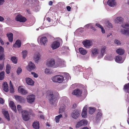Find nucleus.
<instances>
[{
  "label": "nucleus",
  "instance_id": "obj_30",
  "mask_svg": "<svg viewBox=\"0 0 129 129\" xmlns=\"http://www.w3.org/2000/svg\"><path fill=\"white\" fill-rule=\"evenodd\" d=\"M116 53L120 55H122L124 53V50L121 48H119L116 50Z\"/></svg>",
  "mask_w": 129,
  "mask_h": 129
},
{
  "label": "nucleus",
  "instance_id": "obj_54",
  "mask_svg": "<svg viewBox=\"0 0 129 129\" xmlns=\"http://www.w3.org/2000/svg\"><path fill=\"white\" fill-rule=\"evenodd\" d=\"M4 65V64H0V70H2L3 69Z\"/></svg>",
  "mask_w": 129,
  "mask_h": 129
},
{
  "label": "nucleus",
  "instance_id": "obj_50",
  "mask_svg": "<svg viewBox=\"0 0 129 129\" xmlns=\"http://www.w3.org/2000/svg\"><path fill=\"white\" fill-rule=\"evenodd\" d=\"M5 55L4 54L0 55V60H1L3 59Z\"/></svg>",
  "mask_w": 129,
  "mask_h": 129
},
{
  "label": "nucleus",
  "instance_id": "obj_31",
  "mask_svg": "<svg viewBox=\"0 0 129 129\" xmlns=\"http://www.w3.org/2000/svg\"><path fill=\"white\" fill-rule=\"evenodd\" d=\"M33 127L35 129H39V122H34L33 123Z\"/></svg>",
  "mask_w": 129,
  "mask_h": 129
},
{
  "label": "nucleus",
  "instance_id": "obj_51",
  "mask_svg": "<svg viewBox=\"0 0 129 129\" xmlns=\"http://www.w3.org/2000/svg\"><path fill=\"white\" fill-rule=\"evenodd\" d=\"M107 26L109 28H112V25L111 23L108 22L107 25Z\"/></svg>",
  "mask_w": 129,
  "mask_h": 129
},
{
  "label": "nucleus",
  "instance_id": "obj_10",
  "mask_svg": "<svg viewBox=\"0 0 129 129\" xmlns=\"http://www.w3.org/2000/svg\"><path fill=\"white\" fill-rule=\"evenodd\" d=\"M82 43L84 47L87 48H90V47L92 45L91 42L89 40H86L83 41Z\"/></svg>",
  "mask_w": 129,
  "mask_h": 129
},
{
  "label": "nucleus",
  "instance_id": "obj_23",
  "mask_svg": "<svg viewBox=\"0 0 129 129\" xmlns=\"http://www.w3.org/2000/svg\"><path fill=\"white\" fill-rule=\"evenodd\" d=\"M102 114L101 110L98 109V112L96 117V119L97 120H100L102 117Z\"/></svg>",
  "mask_w": 129,
  "mask_h": 129
},
{
  "label": "nucleus",
  "instance_id": "obj_15",
  "mask_svg": "<svg viewBox=\"0 0 129 129\" xmlns=\"http://www.w3.org/2000/svg\"><path fill=\"white\" fill-rule=\"evenodd\" d=\"M9 105L13 110L16 113L17 111L16 107L15 105L14 102L12 101H10L9 103Z\"/></svg>",
  "mask_w": 129,
  "mask_h": 129
},
{
  "label": "nucleus",
  "instance_id": "obj_8",
  "mask_svg": "<svg viewBox=\"0 0 129 129\" xmlns=\"http://www.w3.org/2000/svg\"><path fill=\"white\" fill-rule=\"evenodd\" d=\"M82 91L79 89H77L73 91L72 93L73 94L76 95L77 96H81L82 93Z\"/></svg>",
  "mask_w": 129,
  "mask_h": 129
},
{
  "label": "nucleus",
  "instance_id": "obj_53",
  "mask_svg": "<svg viewBox=\"0 0 129 129\" xmlns=\"http://www.w3.org/2000/svg\"><path fill=\"white\" fill-rule=\"evenodd\" d=\"M95 26L100 28H101L102 27L100 24L98 23H96L95 24Z\"/></svg>",
  "mask_w": 129,
  "mask_h": 129
},
{
  "label": "nucleus",
  "instance_id": "obj_21",
  "mask_svg": "<svg viewBox=\"0 0 129 129\" xmlns=\"http://www.w3.org/2000/svg\"><path fill=\"white\" fill-rule=\"evenodd\" d=\"M40 56V54L39 53H36L35 54L34 59L36 63H38V60L39 59Z\"/></svg>",
  "mask_w": 129,
  "mask_h": 129
},
{
  "label": "nucleus",
  "instance_id": "obj_48",
  "mask_svg": "<svg viewBox=\"0 0 129 129\" xmlns=\"http://www.w3.org/2000/svg\"><path fill=\"white\" fill-rule=\"evenodd\" d=\"M114 42L117 45H120L121 44L120 41L117 40H115L114 41Z\"/></svg>",
  "mask_w": 129,
  "mask_h": 129
},
{
  "label": "nucleus",
  "instance_id": "obj_29",
  "mask_svg": "<svg viewBox=\"0 0 129 129\" xmlns=\"http://www.w3.org/2000/svg\"><path fill=\"white\" fill-rule=\"evenodd\" d=\"M123 20V18L120 17H118L115 20V21L116 23H120L122 22Z\"/></svg>",
  "mask_w": 129,
  "mask_h": 129
},
{
  "label": "nucleus",
  "instance_id": "obj_36",
  "mask_svg": "<svg viewBox=\"0 0 129 129\" xmlns=\"http://www.w3.org/2000/svg\"><path fill=\"white\" fill-rule=\"evenodd\" d=\"M62 115L61 114H60L56 116L55 117L56 122L57 123H58L60 119L62 117Z\"/></svg>",
  "mask_w": 129,
  "mask_h": 129
},
{
  "label": "nucleus",
  "instance_id": "obj_57",
  "mask_svg": "<svg viewBox=\"0 0 129 129\" xmlns=\"http://www.w3.org/2000/svg\"><path fill=\"white\" fill-rule=\"evenodd\" d=\"M67 9L68 11H70L71 8L70 6H67Z\"/></svg>",
  "mask_w": 129,
  "mask_h": 129
},
{
  "label": "nucleus",
  "instance_id": "obj_52",
  "mask_svg": "<svg viewBox=\"0 0 129 129\" xmlns=\"http://www.w3.org/2000/svg\"><path fill=\"white\" fill-rule=\"evenodd\" d=\"M5 2V0H0V6L2 5Z\"/></svg>",
  "mask_w": 129,
  "mask_h": 129
},
{
  "label": "nucleus",
  "instance_id": "obj_33",
  "mask_svg": "<svg viewBox=\"0 0 129 129\" xmlns=\"http://www.w3.org/2000/svg\"><path fill=\"white\" fill-rule=\"evenodd\" d=\"M95 108L93 107H90L88 112L89 114H92L95 112Z\"/></svg>",
  "mask_w": 129,
  "mask_h": 129
},
{
  "label": "nucleus",
  "instance_id": "obj_3",
  "mask_svg": "<svg viewBox=\"0 0 129 129\" xmlns=\"http://www.w3.org/2000/svg\"><path fill=\"white\" fill-rule=\"evenodd\" d=\"M22 117L23 119L25 121H27L30 119L28 111L26 110H23L22 112Z\"/></svg>",
  "mask_w": 129,
  "mask_h": 129
},
{
  "label": "nucleus",
  "instance_id": "obj_55",
  "mask_svg": "<svg viewBox=\"0 0 129 129\" xmlns=\"http://www.w3.org/2000/svg\"><path fill=\"white\" fill-rule=\"evenodd\" d=\"M0 42L1 43V44L3 45H4V43L3 40L2 39L0 38Z\"/></svg>",
  "mask_w": 129,
  "mask_h": 129
},
{
  "label": "nucleus",
  "instance_id": "obj_9",
  "mask_svg": "<svg viewBox=\"0 0 129 129\" xmlns=\"http://www.w3.org/2000/svg\"><path fill=\"white\" fill-rule=\"evenodd\" d=\"M35 66L34 64L31 62H30L28 65L26 67L27 69L29 71H31L34 70L35 68Z\"/></svg>",
  "mask_w": 129,
  "mask_h": 129
},
{
  "label": "nucleus",
  "instance_id": "obj_11",
  "mask_svg": "<svg viewBox=\"0 0 129 129\" xmlns=\"http://www.w3.org/2000/svg\"><path fill=\"white\" fill-rule=\"evenodd\" d=\"M59 42L57 41H55L53 42L51 45V47L53 49H55L58 48L60 46Z\"/></svg>",
  "mask_w": 129,
  "mask_h": 129
},
{
  "label": "nucleus",
  "instance_id": "obj_56",
  "mask_svg": "<svg viewBox=\"0 0 129 129\" xmlns=\"http://www.w3.org/2000/svg\"><path fill=\"white\" fill-rule=\"evenodd\" d=\"M101 28V31H102V33L103 34L105 32V30L104 29L103 27L102 26Z\"/></svg>",
  "mask_w": 129,
  "mask_h": 129
},
{
  "label": "nucleus",
  "instance_id": "obj_42",
  "mask_svg": "<svg viewBox=\"0 0 129 129\" xmlns=\"http://www.w3.org/2000/svg\"><path fill=\"white\" fill-rule=\"evenodd\" d=\"M45 73L46 74H50L52 73V71L51 69L46 68L45 70Z\"/></svg>",
  "mask_w": 129,
  "mask_h": 129
},
{
  "label": "nucleus",
  "instance_id": "obj_35",
  "mask_svg": "<svg viewBox=\"0 0 129 129\" xmlns=\"http://www.w3.org/2000/svg\"><path fill=\"white\" fill-rule=\"evenodd\" d=\"M124 89L125 90H126L127 92L129 93V83L125 84L124 86Z\"/></svg>",
  "mask_w": 129,
  "mask_h": 129
},
{
  "label": "nucleus",
  "instance_id": "obj_16",
  "mask_svg": "<svg viewBox=\"0 0 129 129\" xmlns=\"http://www.w3.org/2000/svg\"><path fill=\"white\" fill-rule=\"evenodd\" d=\"M21 41L19 40H17L13 45V47L15 48H19L21 47Z\"/></svg>",
  "mask_w": 129,
  "mask_h": 129
},
{
  "label": "nucleus",
  "instance_id": "obj_46",
  "mask_svg": "<svg viewBox=\"0 0 129 129\" xmlns=\"http://www.w3.org/2000/svg\"><path fill=\"white\" fill-rule=\"evenodd\" d=\"M22 71V69L20 68H18L17 71V74L18 75H19L20 73H21Z\"/></svg>",
  "mask_w": 129,
  "mask_h": 129
},
{
  "label": "nucleus",
  "instance_id": "obj_39",
  "mask_svg": "<svg viewBox=\"0 0 129 129\" xmlns=\"http://www.w3.org/2000/svg\"><path fill=\"white\" fill-rule=\"evenodd\" d=\"M11 60L12 62L15 64L17 63V59L16 57L13 56L11 57Z\"/></svg>",
  "mask_w": 129,
  "mask_h": 129
},
{
  "label": "nucleus",
  "instance_id": "obj_34",
  "mask_svg": "<svg viewBox=\"0 0 129 129\" xmlns=\"http://www.w3.org/2000/svg\"><path fill=\"white\" fill-rule=\"evenodd\" d=\"M11 67L9 64H7L6 67V72L7 73L9 74L10 73Z\"/></svg>",
  "mask_w": 129,
  "mask_h": 129
},
{
  "label": "nucleus",
  "instance_id": "obj_32",
  "mask_svg": "<svg viewBox=\"0 0 129 129\" xmlns=\"http://www.w3.org/2000/svg\"><path fill=\"white\" fill-rule=\"evenodd\" d=\"M106 48V47L105 46H103L102 47L101 50V54L102 57H103L105 52V50Z\"/></svg>",
  "mask_w": 129,
  "mask_h": 129
},
{
  "label": "nucleus",
  "instance_id": "obj_14",
  "mask_svg": "<svg viewBox=\"0 0 129 129\" xmlns=\"http://www.w3.org/2000/svg\"><path fill=\"white\" fill-rule=\"evenodd\" d=\"M55 63L54 60L53 59H52L47 63L46 65L49 67H53Z\"/></svg>",
  "mask_w": 129,
  "mask_h": 129
},
{
  "label": "nucleus",
  "instance_id": "obj_61",
  "mask_svg": "<svg viewBox=\"0 0 129 129\" xmlns=\"http://www.w3.org/2000/svg\"><path fill=\"white\" fill-rule=\"evenodd\" d=\"M27 1H28V2L30 4H32L33 2V0H26Z\"/></svg>",
  "mask_w": 129,
  "mask_h": 129
},
{
  "label": "nucleus",
  "instance_id": "obj_43",
  "mask_svg": "<svg viewBox=\"0 0 129 129\" xmlns=\"http://www.w3.org/2000/svg\"><path fill=\"white\" fill-rule=\"evenodd\" d=\"M17 109L18 111L19 112H21L22 113V109L21 106L20 105H18L17 106Z\"/></svg>",
  "mask_w": 129,
  "mask_h": 129
},
{
  "label": "nucleus",
  "instance_id": "obj_1",
  "mask_svg": "<svg viewBox=\"0 0 129 129\" xmlns=\"http://www.w3.org/2000/svg\"><path fill=\"white\" fill-rule=\"evenodd\" d=\"M47 96L48 97L50 103L52 105L56 104L57 102V98L54 95L52 91L48 90L47 92Z\"/></svg>",
  "mask_w": 129,
  "mask_h": 129
},
{
  "label": "nucleus",
  "instance_id": "obj_28",
  "mask_svg": "<svg viewBox=\"0 0 129 129\" xmlns=\"http://www.w3.org/2000/svg\"><path fill=\"white\" fill-rule=\"evenodd\" d=\"M3 113L5 118L7 119L8 121H9L10 119L8 111H7L5 110L3 111Z\"/></svg>",
  "mask_w": 129,
  "mask_h": 129
},
{
  "label": "nucleus",
  "instance_id": "obj_24",
  "mask_svg": "<svg viewBox=\"0 0 129 129\" xmlns=\"http://www.w3.org/2000/svg\"><path fill=\"white\" fill-rule=\"evenodd\" d=\"M107 4L109 6L112 7L115 5L116 2L114 0H108Z\"/></svg>",
  "mask_w": 129,
  "mask_h": 129
},
{
  "label": "nucleus",
  "instance_id": "obj_25",
  "mask_svg": "<svg viewBox=\"0 0 129 129\" xmlns=\"http://www.w3.org/2000/svg\"><path fill=\"white\" fill-rule=\"evenodd\" d=\"M91 51L92 55L94 56L98 54L99 50L97 48H93L92 49Z\"/></svg>",
  "mask_w": 129,
  "mask_h": 129
},
{
  "label": "nucleus",
  "instance_id": "obj_44",
  "mask_svg": "<svg viewBox=\"0 0 129 129\" xmlns=\"http://www.w3.org/2000/svg\"><path fill=\"white\" fill-rule=\"evenodd\" d=\"M81 121L83 125H87L88 122L86 120H81Z\"/></svg>",
  "mask_w": 129,
  "mask_h": 129
},
{
  "label": "nucleus",
  "instance_id": "obj_64",
  "mask_svg": "<svg viewBox=\"0 0 129 129\" xmlns=\"http://www.w3.org/2000/svg\"><path fill=\"white\" fill-rule=\"evenodd\" d=\"M47 20L49 22H50L51 21V19L49 17H47Z\"/></svg>",
  "mask_w": 129,
  "mask_h": 129
},
{
  "label": "nucleus",
  "instance_id": "obj_5",
  "mask_svg": "<svg viewBox=\"0 0 129 129\" xmlns=\"http://www.w3.org/2000/svg\"><path fill=\"white\" fill-rule=\"evenodd\" d=\"M15 19L17 21L21 22H25L27 20L25 17H23L20 14H18L16 16Z\"/></svg>",
  "mask_w": 129,
  "mask_h": 129
},
{
  "label": "nucleus",
  "instance_id": "obj_22",
  "mask_svg": "<svg viewBox=\"0 0 129 129\" xmlns=\"http://www.w3.org/2000/svg\"><path fill=\"white\" fill-rule=\"evenodd\" d=\"M26 81L27 83L30 85H34V82L32 80L29 78H26Z\"/></svg>",
  "mask_w": 129,
  "mask_h": 129
},
{
  "label": "nucleus",
  "instance_id": "obj_58",
  "mask_svg": "<svg viewBox=\"0 0 129 129\" xmlns=\"http://www.w3.org/2000/svg\"><path fill=\"white\" fill-rule=\"evenodd\" d=\"M4 20V18L3 17L0 16V21L2 22Z\"/></svg>",
  "mask_w": 129,
  "mask_h": 129
},
{
  "label": "nucleus",
  "instance_id": "obj_59",
  "mask_svg": "<svg viewBox=\"0 0 129 129\" xmlns=\"http://www.w3.org/2000/svg\"><path fill=\"white\" fill-rule=\"evenodd\" d=\"M0 103L1 104H3L4 103V101L3 99L0 98Z\"/></svg>",
  "mask_w": 129,
  "mask_h": 129
},
{
  "label": "nucleus",
  "instance_id": "obj_27",
  "mask_svg": "<svg viewBox=\"0 0 129 129\" xmlns=\"http://www.w3.org/2000/svg\"><path fill=\"white\" fill-rule=\"evenodd\" d=\"M79 51L80 54L84 55L87 53V51L83 48H80L79 49Z\"/></svg>",
  "mask_w": 129,
  "mask_h": 129
},
{
  "label": "nucleus",
  "instance_id": "obj_19",
  "mask_svg": "<svg viewBox=\"0 0 129 129\" xmlns=\"http://www.w3.org/2000/svg\"><path fill=\"white\" fill-rule=\"evenodd\" d=\"M13 34L11 33H8L7 34V37H8L10 42H12L13 41Z\"/></svg>",
  "mask_w": 129,
  "mask_h": 129
},
{
  "label": "nucleus",
  "instance_id": "obj_38",
  "mask_svg": "<svg viewBox=\"0 0 129 129\" xmlns=\"http://www.w3.org/2000/svg\"><path fill=\"white\" fill-rule=\"evenodd\" d=\"M22 54L23 55V57L24 59H25L27 54V51L26 50H23Z\"/></svg>",
  "mask_w": 129,
  "mask_h": 129
},
{
  "label": "nucleus",
  "instance_id": "obj_13",
  "mask_svg": "<svg viewBox=\"0 0 129 129\" xmlns=\"http://www.w3.org/2000/svg\"><path fill=\"white\" fill-rule=\"evenodd\" d=\"M14 96L16 100L18 102L20 103L24 102L25 100L23 97L18 95H15Z\"/></svg>",
  "mask_w": 129,
  "mask_h": 129
},
{
  "label": "nucleus",
  "instance_id": "obj_26",
  "mask_svg": "<svg viewBox=\"0 0 129 129\" xmlns=\"http://www.w3.org/2000/svg\"><path fill=\"white\" fill-rule=\"evenodd\" d=\"M19 92L22 94L25 95L27 93L26 90L24 89L19 87L18 89Z\"/></svg>",
  "mask_w": 129,
  "mask_h": 129
},
{
  "label": "nucleus",
  "instance_id": "obj_40",
  "mask_svg": "<svg viewBox=\"0 0 129 129\" xmlns=\"http://www.w3.org/2000/svg\"><path fill=\"white\" fill-rule=\"evenodd\" d=\"M63 105H62V106L60 107L59 109V113H62L64 111L65 109L63 106Z\"/></svg>",
  "mask_w": 129,
  "mask_h": 129
},
{
  "label": "nucleus",
  "instance_id": "obj_7",
  "mask_svg": "<svg viewBox=\"0 0 129 129\" xmlns=\"http://www.w3.org/2000/svg\"><path fill=\"white\" fill-rule=\"evenodd\" d=\"M35 99V96L33 94L28 95L26 97L27 102L30 104H32L33 103Z\"/></svg>",
  "mask_w": 129,
  "mask_h": 129
},
{
  "label": "nucleus",
  "instance_id": "obj_17",
  "mask_svg": "<svg viewBox=\"0 0 129 129\" xmlns=\"http://www.w3.org/2000/svg\"><path fill=\"white\" fill-rule=\"evenodd\" d=\"M48 41L46 37H42L40 39V42L41 44L45 45V44Z\"/></svg>",
  "mask_w": 129,
  "mask_h": 129
},
{
  "label": "nucleus",
  "instance_id": "obj_60",
  "mask_svg": "<svg viewBox=\"0 0 129 129\" xmlns=\"http://www.w3.org/2000/svg\"><path fill=\"white\" fill-rule=\"evenodd\" d=\"M90 28L91 29L94 31H96V29L93 26H91L90 27Z\"/></svg>",
  "mask_w": 129,
  "mask_h": 129
},
{
  "label": "nucleus",
  "instance_id": "obj_20",
  "mask_svg": "<svg viewBox=\"0 0 129 129\" xmlns=\"http://www.w3.org/2000/svg\"><path fill=\"white\" fill-rule=\"evenodd\" d=\"M3 90L6 92L8 91L9 87L8 85L7 82H4L3 84Z\"/></svg>",
  "mask_w": 129,
  "mask_h": 129
},
{
  "label": "nucleus",
  "instance_id": "obj_45",
  "mask_svg": "<svg viewBox=\"0 0 129 129\" xmlns=\"http://www.w3.org/2000/svg\"><path fill=\"white\" fill-rule=\"evenodd\" d=\"M10 91L11 93H13L14 92V89L13 86H10Z\"/></svg>",
  "mask_w": 129,
  "mask_h": 129
},
{
  "label": "nucleus",
  "instance_id": "obj_18",
  "mask_svg": "<svg viewBox=\"0 0 129 129\" xmlns=\"http://www.w3.org/2000/svg\"><path fill=\"white\" fill-rule=\"evenodd\" d=\"M115 60L116 62L119 63H122L123 61L122 59V57L119 55L116 56L115 58Z\"/></svg>",
  "mask_w": 129,
  "mask_h": 129
},
{
  "label": "nucleus",
  "instance_id": "obj_63",
  "mask_svg": "<svg viewBox=\"0 0 129 129\" xmlns=\"http://www.w3.org/2000/svg\"><path fill=\"white\" fill-rule=\"evenodd\" d=\"M49 4L50 5H52L53 4V2L51 1H50L49 2Z\"/></svg>",
  "mask_w": 129,
  "mask_h": 129
},
{
  "label": "nucleus",
  "instance_id": "obj_49",
  "mask_svg": "<svg viewBox=\"0 0 129 129\" xmlns=\"http://www.w3.org/2000/svg\"><path fill=\"white\" fill-rule=\"evenodd\" d=\"M31 73L34 76V77L37 78L38 77V75L35 72H31Z\"/></svg>",
  "mask_w": 129,
  "mask_h": 129
},
{
  "label": "nucleus",
  "instance_id": "obj_2",
  "mask_svg": "<svg viewBox=\"0 0 129 129\" xmlns=\"http://www.w3.org/2000/svg\"><path fill=\"white\" fill-rule=\"evenodd\" d=\"M52 80L54 82L60 83L63 82L64 80V78L62 76L57 75L53 77Z\"/></svg>",
  "mask_w": 129,
  "mask_h": 129
},
{
  "label": "nucleus",
  "instance_id": "obj_41",
  "mask_svg": "<svg viewBox=\"0 0 129 129\" xmlns=\"http://www.w3.org/2000/svg\"><path fill=\"white\" fill-rule=\"evenodd\" d=\"M4 71H2L0 73V80H2L4 78Z\"/></svg>",
  "mask_w": 129,
  "mask_h": 129
},
{
  "label": "nucleus",
  "instance_id": "obj_47",
  "mask_svg": "<svg viewBox=\"0 0 129 129\" xmlns=\"http://www.w3.org/2000/svg\"><path fill=\"white\" fill-rule=\"evenodd\" d=\"M4 52V49L2 46H0V54Z\"/></svg>",
  "mask_w": 129,
  "mask_h": 129
},
{
  "label": "nucleus",
  "instance_id": "obj_6",
  "mask_svg": "<svg viewBox=\"0 0 129 129\" xmlns=\"http://www.w3.org/2000/svg\"><path fill=\"white\" fill-rule=\"evenodd\" d=\"M80 112L78 110H73L71 114L72 117L74 119H76L79 116Z\"/></svg>",
  "mask_w": 129,
  "mask_h": 129
},
{
  "label": "nucleus",
  "instance_id": "obj_12",
  "mask_svg": "<svg viewBox=\"0 0 129 129\" xmlns=\"http://www.w3.org/2000/svg\"><path fill=\"white\" fill-rule=\"evenodd\" d=\"M87 106H86L83 108L81 114L82 117L84 118H86L87 117Z\"/></svg>",
  "mask_w": 129,
  "mask_h": 129
},
{
  "label": "nucleus",
  "instance_id": "obj_4",
  "mask_svg": "<svg viewBox=\"0 0 129 129\" xmlns=\"http://www.w3.org/2000/svg\"><path fill=\"white\" fill-rule=\"evenodd\" d=\"M122 26L126 29H122L121 30V33L124 35H129V25L126 24L124 25H123Z\"/></svg>",
  "mask_w": 129,
  "mask_h": 129
},
{
  "label": "nucleus",
  "instance_id": "obj_37",
  "mask_svg": "<svg viewBox=\"0 0 129 129\" xmlns=\"http://www.w3.org/2000/svg\"><path fill=\"white\" fill-rule=\"evenodd\" d=\"M83 125L82 122L81 120L79 122H78L77 124L76 125V128H79L80 127Z\"/></svg>",
  "mask_w": 129,
  "mask_h": 129
},
{
  "label": "nucleus",
  "instance_id": "obj_62",
  "mask_svg": "<svg viewBox=\"0 0 129 129\" xmlns=\"http://www.w3.org/2000/svg\"><path fill=\"white\" fill-rule=\"evenodd\" d=\"M40 117L41 118V119H45V117L43 115H40Z\"/></svg>",
  "mask_w": 129,
  "mask_h": 129
}]
</instances>
